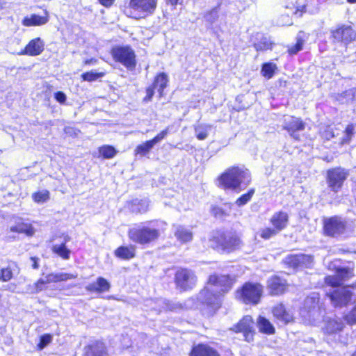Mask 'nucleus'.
<instances>
[{
    "instance_id": "a18cd8bd",
    "label": "nucleus",
    "mask_w": 356,
    "mask_h": 356,
    "mask_svg": "<svg viewBox=\"0 0 356 356\" xmlns=\"http://www.w3.org/2000/svg\"><path fill=\"white\" fill-rule=\"evenodd\" d=\"M254 193V189H250L247 193L243 194L236 201V204L238 207H241L247 204L252 198Z\"/></svg>"
},
{
    "instance_id": "49530a36",
    "label": "nucleus",
    "mask_w": 356,
    "mask_h": 356,
    "mask_svg": "<svg viewBox=\"0 0 356 356\" xmlns=\"http://www.w3.org/2000/svg\"><path fill=\"white\" fill-rule=\"evenodd\" d=\"M284 262L294 268L300 266V254L289 255L285 258Z\"/></svg>"
},
{
    "instance_id": "3c124183",
    "label": "nucleus",
    "mask_w": 356,
    "mask_h": 356,
    "mask_svg": "<svg viewBox=\"0 0 356 356\" xmlns=\"http://www.w3.org/2000/svg\"><path fill=\"white\" fill-rule=\"evenodd\" d=\"M168 129L169 128H166L165 129L161 131L159 134H157L153 139H152V141L154 145L156 143H160L162 140H163L166 136L168 134Z\"/></svg>"
},
{
    "instance_id": "e2e57ef3",
    "label": "nucleus",
    "mask_w": 356,
    "mask_h": 356,
    "mask_svg": "<svg viewBox=\"0 0 356 356\" xmlns=\"http://www.w3.org/2000/svg\"><path fill=\"white\" fill-rule=\"evenodd\" d=\"M31 259L33 261L32 267L34 269L38 268V267H39L38 264V259L36 257H31Z\"/></svg>"
},
{
    "instance_id": "7c9ffc66",
    "label": "nucleus",
    "mask_w": 356,
    "mask_h": 356,
    "mask_svg": "<svg viewBox=\"0 0 356 356\" xmlns=\"http://www.w3.org/2000/svg\"><path fill=\"white\" fill-rule=\"evenodd\" d=\"M115 255L122 259H130L135 256V248L133 246H120L115 251Z\"/></svg>"
},
{
    "instance_id": "0eeeda50",
    "label": "nucleus",
    "mask_w": 356,
    "mask_h": 356,
    "mask_svg": "<svg viewBox=\"0 0 356 356\" xmlns=\"http://www.w3.org/2000/svg\"><path fill=\"white\" fill-rule=\"evenodd\" d=\"M263 291L259 284L246 283L237 291V297L245 303L257 304Z\"/></svg>"
},
{
    "instance_id": "5fc2aeb1",
    "label": "nucleus",
    "mask_w": 356,
    "mask_h": 356,
    "mask_svg": "<svg viewBox=\"0 0 356 356\" xmlns=\"http://www.w3.org/2000/svg\"><path fill=\"white\" fill-rule=\"evenodd\" d=\"M47 284L45 282V278L39 279L37 282L35 283V291L39 292L46 289V285Z\"/></svg>"
},
{
    "instance_id": "dca6fc26",
    "label": "nucleus",
    "mask_w": 356,
    "mask_h": 356,
    "mask_svg": "<svg viewBox=\"0 0 356 356\" xmlns=\"http://www.w3.org/2000/svg\"><path fill=\"white\" fill-rule=\"evenodd\" d=\"M267 288L271 295H280L286 291V282L279 277H273L268 280Z\"/></svg>"
},
{
    "instance_id": "2f4dec72",
    "label": "nucleus",
    "mask_w": 356,
    "mask_h": 356,
    "mask_svg": "<svg viewBox=\"0 0 356 356\" xmlns=\"http://www.w3.org/2000/svg\"><path fill=\"white\" fill-rule=\"evenodd\" d=\"M168 82V76L166 74L163 72L160 73L156 76L153 83V86L154 88L157 89L158 92L160 94V96L163 95V91L164 88L167 86Z\"/></svg>"
},
{
    "instance_id": "de8ad7c7",
    "label": "nucleus",
    "mask_w": 356,
    "mask_h": 356,
    "mask_svg": "<svg viewBox=\"0 0 356 356\" xmlns=\"http://www.w3.org/2000/svg\"><path fill=\"white\" fill-rule=\"evenodd\" d=\"M348 324H356V306H353L351 310L345 316Z\"/></svg>"
},
{
    "instance_id": "1a4fd4ad",
    "label": "nucleus",
    "mask_w": 356,
    "mask_h": 356,
    "mask_svg": "<svg viewBox=\"0 0 356 356\" xmlns=\"http://www.w3.org/2000/svg\"><path fill=\"white\" fill-rule=\"evenodd\" d=\"M197 277L194 273L186 268H181L175 274V282L177 286L182 290L192 289L196 284Z\"/></svg>"
},
{
    "instance_id": "c9c22d12",
    "label": "nucleus",
    "mask_w": 356,
    "mask_h": 356,
    "mask_svg": "<svg viewBox=\"0 0 356 356\" xmlns=\"http://www.w3.org/2000/svg\"><path fill=\"white\" fill-rule=\"evenodd\" d=\"M49 191L46 189L38 191L32 194L33 200L38 204H43L47 202L49 200Z\"/></svg>"
},
{
    "instance_id": "69168bd1",
    "label": "nucleus",
    "mask_w": 356,
    "mask_h": 356,
    "mask_svg": "<svg viewBox=\"0 0 356 356\" xmlns=\"http://www.w3.org/2000/svg\"><path fill=\"white\" fill-rule=\"evenodd\" d=\"M92 63H93V60L92 59H91V60H86L85 61V64H86V65L90 64Z\"/></svg>"
},
{
    "instance_id": "e433bc0d",
    "label": "nucleus",
    "mask_w": 356,
    "mask_h": 356,
    "mask_svg": "<svg viewBox=\"0 0 356 356\" xmlns=\"http://www.w3.org/2000/svg\"><path fill=\"white\" fill-rule=\"evenodd\" d=\"M99 154L104 159H109L113 158L116 154V149L111 145H103L99 147Z\"/></svg>"
},
{
    "instance_id": "bb28decb",
    "label": "nucleus",
    "mask_w": 356,
    "mask_h": 356,
    "mask_svg": "<svg viewBox=\"0 0 356 356\" xmlns=\"http://www.w3.org/2000/svg\"><path fill=\"white\" fill-rule=\"evenodd\" d=\"M86 356H106V350L104 345L100 342H96L86 348Z\"/></svg>"
},
{
    "instance_id": "b1692460",
    "label": "nucleus",
    "mask_w": 356,
    "mask_h": 356,
    "mask_svg": "<svg viewBox=\"0 0 356 356\" xmlns=\"http://www.w3.org/2000/svg\"><path fill=\"white\" fill-rule=\"evenodd\" d=\"M148 305L151 306L152 309L158 312H161L162 309L175 310L178 307H181V305H172L163 299H158L156 301L152 300H148Z\"/></svg>"
},
{
    "instance_id": "c85d7f7f",
    "label": "nucleus",
    "mask_w": 356,
    "mask_h": 356,
    "mask_svg": "<svg viewBox=\"0 0 356 356\" xmlns=\"http://www.w3.org/2000/svg\"><path fill=\"white\" fill-rule=\"evenodd\" d=\"M253 321L250 316H245L232 329L236 332H244L252 330Z\"/></svg>"
},
{
    "instance_id": "423d86ee",
    "label": "nucleus",
    "mask_w": 356,
    "mask_h": 356,
    "mask_svg": "<svg viewBox=\"0 0 356 356\" xmlns=\"http://www.w3.org/2000/svg\"><path fill=\"white\" fill-rule=\"evenodd\" d=\"M111 56L115 62L132 70L136 65L134 51L128 46H116L111 49Z\"/></svg>"
},
{
    "instance_id": "4c0bfd02",
    "label": "nucleus",
    "mask_w": 356,
    "mask_h": 356,
    "mask_svg": "<svg viewBox=\"0 0 356 356\" xmlns=\"http://www.w3.org/2000/svg\"><path fill=\"white\" fill-rule=\"evenodd\" d=\"M155 145L152 140H147L139 145L135 149V154L140 156H145L148 154Z\"/></svg>"
},
{
    "instance_id": "9b49d317",
    "label": "nucleus",
    "mask_w": 356,
    "mask_h": 356,
    "mask_svg": "<svg viewBox=\"0 0 356 356\" xmlns=\"http://www.w3.org/2000/svg\"><path fill=\"white\" fill-rule=\"evenodd\" d=\"M348 176V172L345 169L337 168L328 170L327 183L329 187L337 192L342 186L343 181Z\"/></svg>"
},
{
    "instance_id": "f8f14e48",
    "label": "nucleus",
    "mask_w": 356,
    "mask_h": 356,
    "mask_svg": "<svg viewBox=\"0 0 356 356\" xmlns=\"http://www.w3.org/2000/svg\"><path fill=\"white\" fill-rule=\"evenodd\" d=\"M331 33L335 42H341L345 44L351 42L356 37V33L350 26L342 25L332 30Z\"/></svg>"
},
{
    "instance_id": "864d4df0",
    "label": "nucleus",
    "mask_w": 356,
    "mask_h": 356,
    "mask_svg": "<svg viewBox=\"0 0 356 356\" xmlns=\"http://www.w3.org/2000/svg\"><path fill=\"white\" fill-rule=\"evenodd\" d=\"M295 9L294 11H293V13L298 17H300L302 14L305 12V6L304 5H300L298 3V1H296V4L293 5V8L291 7V9Z\"/></svg>"
},
{
    "instance_id": "680f3d73",
    "label": "nucleus",
    "mask_w": 356,
    "mask_h": 356,
    "mask_svg": "<svg viewBox=\"0 0 356 356\" xmlns=\"http://www.w3.org/2000/svg\"><path fill=\"white\" fill-rule=\"evenodd\" d=\"M244 337L247 341H251L253 339L252 330L243 332Z\"/></svg>"
},
{
    "instance_id": "20e7f679",
    "label": "nucleus",
    "mask_w": 356,
    "mask_h": 356,
    "mask_svg": "<svg viewBox=\"0 0 356 356\" xmlns=\"http://www.w3.org/2000/svg\"><path fill=\"white\" fill-rule=\"evenodd\" d=\"M319 294L316 292L308 296L304 302V307L300 311V314L312 324H316L323 316L324 309L319 304Z\"/></svg>"
},
{
    "instance_id": "79ce46f5",
    "label": "nucleus",
    "mask_w": 356,
    "mask_h": 356,
    "mask_svg": "<svg viewBox=\"0 0 356 356\" xmlns=\"http://www.w3.org/2000/svg\"><path fill=\"white\" fill-rule=\"evenodd\" d=\"M355 134V127L353 124H348L344 131V135L341 139V144H348Z\"/></svg>"
},
{
    "instance_id": "9d476101",
    "label": "nucleus",
    "mask_w": 356,
    "mask_h": 356,
    "mask_svg": "<svg viewBox=\"0 0 356 356\" xmlns=\"http://www.w3.org/2000/svg\"><path fill=\"white\" fill-rule=\"evenodd\" d=\"M323 224L325 234L333 237L343 234L346 229V222L338 216L325 219Z\"/></svg>"
},
{
    "instance_id": "37998d69",
    "label": "nucleus",
    "mask_w": 356,
    "mask_h": 356,
    "mask_svg": "<svg viewBox=\"0 0 356 356\" xmlns=\"http://www.w3.org/2000/svg\"><path fill=\"white\" fill-rule=\"evenodd\" d=\"M254 47L257 51H266L272 48V43L269 39L262 38L259 42L254 44Z\"/></svg>"
},
{
    "instance_id": "6ab92c4d",
    "label": "nucleus",
    "mask_w": 356,
    "mask_h": 356,
    "mask_svg": "<svg viewBox=\"0 0 356 356\" xmlns=\"http://www.w3.org/2000/svg\"><path fill=\"white\" fill-rule=\"evenodd\" d=\"M344 325L339 318H327L323 330L326 334L332 335L341 332Z\"/></svg>"
},
{
    "instance_id": "6e6552de",
    "label": "nucleus",
    "mask_w": 356,
    "mask_h": 356,
    "mask_svg": "<svg viewBox=\"0 0 356 356\" xmlns=\"http://www.w3.org/2000/svg\"><path fill=\"white\" fill-rule=\"evenodd\" d=\"M332 304L334 307H342L355 303V297L347 287L335 289L329 295Z\"/></svg>"
},
{
    "instance_id": "473e14b6",
    "label": "nucleus",
    "mask_w": 356,
    "mask_h": 356,
    "mask_svg": "<svg viewBox=\"0 0 356 356\" xmlns=\"http://www.w3.org/2000/svg\"><path fill=\"white\" fill-rule=\"evenodd\" d=\"M211 126L204 124H199L195 126V132L198 140H202L207 138Z\"/></svg>"
},
{
    "instance_id": "c756f323",
    "label": "nucleus",
    "mask_w": 356,
    "mask_h": 356,
    "mask_svg": "<svg viewBox=\"0 0 356 356\" xmlns=\"http://www.w3.org/2000/svg\"><path fill=\"white\" fill-rule=\"evenodd\" d=\"M129 209L134 213L146 212L149 207V202L146 200H135L129 205Z\"/></svg>"
},
{
    "instance_id": "4be33fe9",
    "label": "nucleus",
    "mask_w": 356,
    "mask_h": 356,
    "mask_svg": "<svg viewBox=\"0 0 356 356\" xmlns=\"http://www.w3.org/2000/svg\"><path fill=\"white\" fill-rule=\"evenodd\" d=\"M190 356H220V355L213 348L207 345L199 344L193 347Z\"/></svg>"
},
{
    "instance_id": "774afa93",
    "label": "nucleus",
    "mask_w": 356,
    "mask_h": 356,
    "mask_svg": "<svg viewBox=\"0 0 356 356\" xmlns=\"http://www.w3.org/2000/svg\"><path fill=\"white\" fill-rule=\"evenodd\" d=\"M351 356H356V348H355V350L354 351V353H353V355Z\"/></svg>"
},
{
    "instance_id": "603ef678",
    "label": "nucleus",
    "mask_w": 356,
    "mask_h": 356,
    "mask_svg": "<svg viewBox=\"0 0 356 356\" xmlns=\"http://www.w3.org/2000/svg\"><path fill=\"white\" fill-rule=\"evenodd\" d=\"M313 262V258L309 255L300 254V266L309 267Z\"/></svg>"
},
{
    "instance_id": "58836bf2",
    "label": "nucleus",
    "mask_w": 356,
    "mask_h": 356,
    "mask_svg": "<svg viewBox=\"0 0 356 356\" xmlns=\"http://www.w3.org/2000/svg\"><path fill=\"white\" fill-rule=\"evenodd\" d=\"M104 75H105V73L103 72H97L96 71L92 70V71L83 73L81 75V77L83 81L91 82V81H95L97 80L98 79L102 78Z\"/></svg>"
},
{
    "instance_id": "052dcab7",
    "label": "nucleus",
    "mask_w": 356,
    "mask_h": 356,
    "mask_svg": "<svg viewBox=\"0 0 356 356\" xmlns=\"http://www.w3.org/2000/svg\"><path fill=\"white\" fill-rule=\"evenodd\" d=\"M115 0H99V2L100 4H102L103 6L106 8L111 7Z\"/></svg>"
},
{
    "instance_id": "0e129e2a",
    "label": "nucleus",
    "mask_w": 356,
    "mask_h": 356,
    "mask_svg": "<svg viewBox=\"0 0 356 356\" xmlns=\"http://www.w3.org/2000/svg\"><path fill=\"white\" fill-rule=\"evenodd\" d=\"M168 3H170L172 6H176L179 1V0H166Z\"/></svg>"
},
{
    "instance_id": "ddd939ff",
    "label": "nucleus",
    "mask_w": 356,
    "mask_h": 356,
    "mask_svg": "<svg viewBox=\"0 0 356 356\" xmlns=\"http://www.w3.org/2000/svg\"><path fill=\"white\" fill-rule=\"evenodd\" d=\"M218 243L222 250L230 252L238 248L241 241L236 234L229 233L221 235Z\"/></svg>"
},
{
    "instance_id": "7ed1b4c3",
    "label": "nucleus",
    "mask_w": 356,
    "mask_h": 356,
    "mask_svg": "<svg viewBox=\"0 0 356 356\" xmlns=\"http://www.w3.org/2000/svg\"><path fill=\"white\" fill-rule=\"evenodd\" d=\"M250 181L249 171L238 167L229 168L219 178L220 184L224 188L239 191L245 188Z\"/></svg>"
},
{
    "instance_id": "72a5a7b5",
    "label": "nucleus",
    "mask_w": 356,
    "mask_h": 356,
    "mask_svg": "<svg viewBox=\"0 0 356 356\" xmlns=\"http://www.w3.org/2000/svg\"><path fill=\"white\" fill-rule=\"evenodd\" d=\"M258 327L259 331L268 334H273L275 328L273 325L266 318L260 316L258 319Z\"/></svg>"
},
{
    "instance_id": "bf43d9fd",
    "label": "nucleus",
    "mask_w": 356,
    "mask_h": 356,
    "mask_svg": "<svg viewBox=\"0 0 356 356\" xmlns=\"http://www.w3.org/2000/svg\"><path fill=\"white\" fill-rule=\"evenodd\" d=\"M45 282L47 284L52 283V282H56L55 273H51L47 275L45 277Z\"/></svg>"
},
{
    "instance_id": "cd10ccee",
    "label": "nucleus",
    "mask_w": 356,
    "mask_h": 356,
    "mask_svg": "<svg viewBox=\"0 0 356 356\" xmlns=\"http://www.w3.org/2000/svg\"><path fill=\"white\" fill-rule=\"evenodd\" d=\"M68 236H64V241L61 244H55L52 246V251L55 254H58L63 259H69L70 256V250L65 246V243L70 241Z\"/></svg>"
},
{
    "instance_id": "f257e3e1",
    "label": "nucleus",
    "mask_w": 356,
    "mask_h": 356,
    "mask_svg": "<svg viewBox=\"0 0 356 356\" xmlns=\"http://www.w3.org/2000/svg\"><path fill=\"white\" fill-rule=\"evenodd\" d=\"M233 281L227 275H211L207 286L197 296L198 301L207 306L209 313L214 312L220 305V297L232 286Z\"/></svg>"
},
{
    "instance_id": "8fccbe9b",
    "label": "nucleus",
    "mask_w": 356,
    "mask_h": 356,
    "mask_svg": "<svg viewBox=\"0 0 356 356\" xmlns=\"http://www.w3.org/2000/svg\"><path fill=\"white\" fill-rule=\"evenodd\" d=\"M13 277V273L10 268H2L1 270L0 280L8 282Z\"/></svg>"
},
{
    "instance_id": "c03bdc74",
    "label": "nucleus",
    "mask_w": 356,
    "mask_h": 356,
    "mask_svg": "<svg viewBox=\"0 0 356 356\" xmlns=\"http://www.w3.org/2000/svg\"><path fill=\"white\" fill-rule=\"evenodd\" d=\"M53 337L51 334H45L40 337V342L37 345V348L39 350H43L47 346L50 344L52 341Z\"/></svg>"
},
{
    "instance_id": "6e6d98bb",
    "label": "nucleus",
    "mask_w": 356,
    "mask_h": 356,
    "mask_svg": "<svg viewBox=\"0 0 356 356\" xmlns=\"http://www.w3.org/2000/svg\"><path fill=\"white\" fill-rule=\"evenodd\" d=\"M155 88H154V86H150L149 88H147L146 90V96L144 98V101L145 102H149L152 99L153 95H154V90Z\"/></svg>"
},
{
    "instance_id": "39448f33",
    "label": "nucleus",
    "mask_w": 356,
    "mask_h": 356,
    "mask_svg": "<svg viewBox=\"0 0 356 356\" xmlns=\"http://www.w3.org/2000/svg\"><path fill=\"white\" fill-rule=\"evenodd\" d=\"M158 0H130L129 16L135 19L145 18L154 13Z\"/></svg>"
},
{
    "instance_id": "a211bd4d",
    "label": "nucleus",
    "mask_w": 356,
    "mask_h": 356,
    "mask_svg": "<svg viewBox=\"0 0 356 356\" xmlns=\"http://www.w3.org/2000/svg\"><path fill=\"white\" fill-rule=\"evenodd\" d=\"M353 276V270L348 268H339L337 271V275L328 276L325 278V282L332 286H337L341 284L342 280L348 279Z\"/></svg>"
},
{
    "instance_id": "f704fd0d",
    "label": "nucleus",
    "mask_w": 356,
    "mask_h": 356,
    "mask_svg": "<svg viewBox=\"0 0 356 356\" xmlns=\"http://www.w3.org/2000/svg\"><path fill=\"white\" fill-rule=\"evenodd\" d=\"M277 69L276 64L271 62L266 63L262 65L261 74L265 78L270 79L273 76Z\"/></svg>"
},
{
    "instance_id": "f3484780",
    "label": "nucleus",
    "mask_w": 356,
    "mask_h": 356,
    "mask_svg": "<svg viewBox=\"0 0 356 356\" xmlns=\"http://www.w3.org/2000/svg\"><path fill=\"white\" fill-rule=\"evenodd\" d=\"M270 222L275 230L279 233L286 227L289 222V216L286 212L278 211L272 216Z\"/></svg>"
},
{
    "instance_id": "a878e982",
    "label": "nucleus",
    "mask_w": 356,
    "mask_h": 356,
    "mask_svg": "<svg viewBox=\"0 0 356 356\" xmlns=\"http://www.w3.org/2000/svg\"><path fill=\"white\" fill-rule=\"evenodd\" d=\"M175 227V236L177 239L182 243L191 241L193 238V232L190 228L182 225H176Z\"/></svg>"
},
{
    "instance_id": "338daca9",
    "label": "nucleus",
    "mask_w": 356,
    "mask_h": 356,
    "mask_svg": "<svg viewBox=\"0 0 356 356\" xmlns=\"http://www.w3.org/2000/svg\"><path fill=\"white\" fill-rule=\"evenodd\" d=\"M348 2L350 3H356V0H347Z\"/></svg>"
},
{
    "instance_id": "2eb2a0df",
    "label": "nucleus",
    "mask_w": 356,
    "mask_h": 356,
    "mask_svg": "<svg viewBox=\"0 0 356 356\" xmlns=\"http://www.w3.org/2000/svg\"><path fill=\"white\" fill-rule=\"evenodd\" d=\"M44 47V41L41 38H37L31 40L20 54L35 56L40 55L43 51Z\"/></svg>"
},
{
    "instance_id": "09e8293b",
    "label": "nucleus",
    "mask_w": 356,
    "mask_h": 356,
    "mask_svg": "<svg viewBox=\"0 0 356 356\" xmlns=\"http://www.w3.org/2000/svg\"><path fill=\"white\" fill-rule=\"evenodd\" d=\"M56 282L60 281H67L68 280L74 279L77 277L76 275L68 274L65 273H55Z\"/></svg>"
},
{
    "instance_id": "5701e85b",
    "label": "nucleus",
    "mask_w": 356,
    "mask_h": 356,
    "mask_svg": "<svg viewBox=\"0 0 356 356\" xmlns=\"http://www.w3.org/2000/svg\"><path fill=\"white\" fill-rule=\"evenodd\" d=\"M273 314L275 318L284 324H286L293 321V315L289 312H286L282 304L273 308Z\"/></svg>"
},
{
    "instance_id": "393cba45",
    "label": "nucleus",
    "mask_w": 356,
    "mask_h": 356,
    "mask_svg": "<svg viewBox=\"0 0 356 356\" xmlns=\"http://www.w3.org/2000/svg\"><path fill=\"white\" fill-rule=\"evenodd\" d=\"M111 285L109 282L104 277H98L95 282L88 284L86 289L87 291L102 293L109 290Z\"/></svg>"
},
{
    "instance_id": "ea45409f",
    "label": "nucleus",
    "mask_w": 356,
    "mask_h": 356,
    "mask_svg": "<svg viewBox=\"0 0 356 356\" xmlns=\"http://www.w3.org/2000/svg\"><path fill=\"white\" fill-rule=\"evenodd\" d=\"M303 33L300 32L297 35V42L295 45H293L290 47L288 49V51L290 54H296L300 50H302L303 44H304V40H303Z\"/></svg>"
},
{
    "instance_id": "a19ab883",
    "label": "nucleus",
    "mask_w": 356,
    "mask_h": 356,
    "mask_svg": "<svg viewBox=\"0 0 356 356\" xmlns=\"http://www.w3.org/2000/svg\"><path fill=\"white\" fill-rule=\"evenodd\" d=\"M257 234L261 238L268 240L275 236L278 233L275 230L273 227H264L260 229Z\"/></svg>"
},
{
    "instance_id": "f03ea898",
    "label": "nucleus",
    "mask_w": 356,
    "mask_h": 356,
    "mask_svg": "<svg viewBox=\"0 0 356 356\" xmlns=\"http://www.w3.org/2000/svg\"><path fill=\"white\" fill-rule=\"evenodd\" d=\"M162 225V222L154 221L136 226L129 229V237L135 243L149 244L159 238L163 231Z\"/></svg>"
},
{
    "instance_id": "4d7b16f0",
    "label": "nucleus",
    "mask_w": 356,
    "mask_h": 356,
    "mask_svg": "<svg viewBox=\"0 0 356 356\" xmlns=\"http://www.w3.org/2000/svg\"><path fill=\"white\" fill-rule=\"evenodd\" d=\"M322 136L326 140H330L334 137V134L330 127H327L322 133Z\"/></svg>"
},
{
    "instance_id": "4468645a",
    "label": "nucleus",
    "mask_w": 356,
    "mask_h": 356,
    "mask_svg": "<svg viewBox=\"0 0 356 356\" xmlns=\"http://www.w3.org/2000/svg\"><path fill=\"white\" fill-rule=\"evenodd\" d=\"M284 129L287 130L294 139L299 140V136L296 134V131L303 130L305 123L298 118L289 117L284 120Z\"/></svg>"
},
{
    "instance_id": "412c9836",
    "label": "nucleus",
    "mask_w": 356,
    "mask_h": 356,
    "mask_svg": "<svg viewBox=\"0 0 356 356\" xmlns=\"http://www.w3.org/2000/svg\"><path fill=\"white\" fill-rule=\"evenodd\" d=\"M10 232L24 234L28 236H32L35 234V229L31 223L18 219L15 225L10 226Z\"/></svg>"
},
{
    "instance_id": "aec40b11",
    "label": "nucleus",
    "mask_w": 356,
    "mask_h": 356,
    "mask_svg": "<svg viewBox=\"0 0 356 356\" xmlns=\"http://www.w3.org/2000/svg\"><path fill=\"white\" fill-rule=\"evenodd\" d=\"M49 21V13L44 11V16L32 14L25 17L22 20V24L25 26H42L46 24Z\"/></svg>"
},
{
    "instance_id": "13d9d810",
    "label": "nucleus",
    "mask_w": 356,
    "mask_h": 356,
    "mask_svg": "<svg viewBox=\"0 0 356 356\" xmlns=\"http://www.w3.org/2000/svg\"><path fill=\"white\" fill-rule=\"evenodd\" d=\"M55 99L60 104H63L66 101V95L63 92H57L55 93Z\"/></svg>"
}]
</instances>
